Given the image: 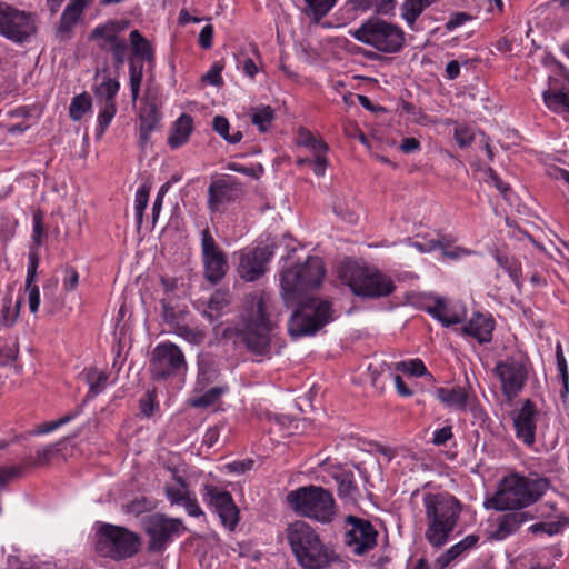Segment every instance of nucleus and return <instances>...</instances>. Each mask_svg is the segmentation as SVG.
I'll return each mask as SVG.
<instances>
[{"label": "nucleus", "mask_w": 569, "mask_h": 569, "mask_svg": "<svg viewBox=\"0 0 569 569\" xmlns=\"http://www.w3.org/2000/svg\"><path fill=\"white\" fill-rule=\"evenodd\" d=\"M516 438L526 447L532 448L536 443V432L541 412L531 399L522 401L521 407L510 413Z\"/></svg>", "instance_id": "f3484780"}, {"label": "nucleus", "mask_w": 569, "mask_h": 569, "mask_svg": "<svg viewBox=\"0 0 569 569\" xmlns=\"http://www.w3.org/2000/svg\"><path fill=\"white\" fill-rule=\"evenodd\" d=\"M39 266L38 248L31 249L28 256V269L26 282H34Z\"/></svg>", "instance_id": "e2e57ef3"}, {"label": "nucleus", "mask_w": 569, "mask_h": 569, "mask_svg": "<svg viewBox=\"0 0 569 569\" xmlns=\"http://www.w3.org/2000/svg\"><path fill=\"white\" fill-rule=\"evenodd\" d=\"M281 310L272 295L264 290L246 296L243 327L238 338L246 349L258 357H271V342L279 328Z\"/></svg>", "instance_id": "f257e3e1"}, {"label": "nucleus", "mask_w": 569, "mask_h": 569, "mask_svg": "<svg viewBox=\"0 0 569 569\" xmlns=\"http://www.w3.org/2000/svg\"><path fill=\"white\" fill-rule=\"evenodd\" d=\"M119 89L120 83L118 80L106 77L100 84L94 87L93 92L99 99V103L116 102L114 99Z\"/></svg>", "instance_id": "f704fd0d"}, {"label": "nucleus", "mask_w": 569, "mask_h": 569, "mask_svg": "<svg viewBox=\"0 0 569 569\" xmlns=\"http://www.w3.org/2000/svg\"><path fill=\"white\" fill-rule=\"evenodd\" d=\"M315 16L325 17L336 4V0H305Z\"/></svg>", "instance_id": "bf43d9fd"}, {"label": "nucleus", "mask_w": 569, "mask_h": 569, "mask_svg": "<svg viewBox=\"0 0 569 569\" xmlns=\"http://www.w3.org/2000/svg\"><path fill=\"white\" fill-rule=\"evenodd\" d=\"M54 447L47 446L42 449L36 451L33 457L24 459L27 461L28 467H39L48 463L53 455Z\"/></svg>", "instance_id": "6e6d98bb"}, {"label": "nucleus", "mask_w": 569, "mask_h": 569, "mask_svg": "<svg viewBox=\"0 0 569 569\" xmlns=\"http://www.w3.org/2000/svg\"><path fill=\"white\" fill-rule=\"evenodd\" d=\"M192 118L189 114L182 113L173 123L170 136L168 137V144L172 149L183 146L192 132Z\"/></svg>", "instance_id": "c756f323"}, {"label": "nucleus", "mask_w": 569, "mask_h": 569, "mask_svg": "<svg viewBox=\"0 0 569 569\" xmlns=\"http://www.w3.org/2000/svg\"><path fill=\"white\" fill-rule=\"evenodd\" d=\"M28 468L29 467H28L26 460H23L22 463L17 465V466L1 468L0 469V487H2V489H3L8 482L23 477Z\"/></svg>", "instance_id": "de8ad7c7"}, {"label": "nucleus", "mask_w": 569, "mask_h": 569, "mask_svg": "<svg viewBox=\"0 0 569 569\" xmlns=\"http://www.w3.org/2000/svg\"><path fill=\"white\" fill-rule=\"evenodd\" d=\"M224 392L226 388L222 387L210 388L204 393L193 397L190 400V406L193 408H208L214 405Z\"/></svg>", "instance_id": "58836bf2"}, {"label": "nucleus", "mask_w": 569, "mask_h": 569, "mask_svg": "<svg viewBox=\"0 0 569 569\" xmlns=\"http://www.w3.org/2000/svg\"><path fill=\"white\" fill-rule=\"evenodd\" d=\"M290 548L303 569H323L335 559V551L323 543L318 532L306 521L297 520L286 530Z\"/></svg>", "instance_id": "20e7f679"}, {"label": "nucleus", "mask_w": 569, "mask_h": 569, "mask_svg": "<svg viewBox=\"0 0 569 569\" xmlns=\"http://www.w3.org/2000/svg\"><path fill=\"white\" fill-rule=\"evenodd\" d=\"M287 502L297 515L320 523H330L336 517L333 496L320 486L299 487L287 495Z\"/></svg>", "instance_id": "0eeeda50"}, {"label": "nucleus", "mask_w": 569, "mask_h": 569, "mask_svg": "<svg viewBox=\"0 0 569 569\" xmlns=\"http://www.w3.org/2000/svg\"><path fill=\"white\" fill-rule=\"evenodd\" d=\"M117 112L116 102H102L100 103V110L98 113V134H103L106 129L111 123Z\"/></svg>", "instance_id": "a19ab883"}, {"label": "nucleus", "mask_w": 569, "mask_h": 569, "mask_svg": "<svg viewBox=\"0 0 569 569\" xmlns=\"http://www.w3.org/2000/svg\"><path fill=\"white\" fill-rule=\"evenodd\" d=\"M88 4L89 0H71L61 14L58 32L61 34L70 33L77 22L81 19Z\"/></svg>", "instance_id": "cd10ccee"}, {"label": "nucleus", "mask_w": 569, "mask_h": 569, "mask_svg": "<svg viewBox=\"0 0 569 569\" xmlns=\"http://www.w3.org/2000/svg\"><path fill=\"white\" fill-rule=\"evenodd\" d=\"M79 282V273L73 267L64 269L63 288L66 291H72L77 288Z\"/></svg>", "instance_id": "69168bd1"}, {"label": "nucleus", "mask_w": 569, "mask_h": 569, "mask_svg": "<svg viewBox=\"0 0 569 569\" xmlns=\"http://www.w3.org/2000/svg\"><path fill=\"white\" fill-rule=\"evenodd\" d=\"M34 16L0 2V34L16 43L28 42L36 34Z\"/></svg>", "instance_id": "ddd939ff"}, {"label": "nucleus", "mask_w": 569, "mask_h": 569, "mask_svg": "<svg viewBox=\"0 0 569 569\" xmlns=\"http://www.w3.org/2000/svg\"><path fill=\"white\" fill-rule=\"evenodd\" d=\"M92 107V100L89 93L83 92L80 94L74 96L71 99L70 106H69V117L73 121H79L82 119L84 113L89 111Z\"/></svg>", "instance_id": "c9c22d12"}, {"label": "nucleus", "mask_w": 569, "mask_h": 569, "mask_svg": "<svg viewBox=\"0 0 569 569\" xmlns=\"http://www.w3.org/2000/svg\"><path fill=\"white\" fill-rule=\"evenodd\" d=\"M329 473L337 483L339 498L343 501H355L359 493L355 473L341 466H332Z\"/></svg>", "instance_id": "b1692460"}, {"label": "nucleus", "mask_w": 569, "mask_h": 569, "mask_svg": "<svg viewBox=\"0 0 569 569\" xmlns=\"http://www.w3.org/2000/svg\"><path fill=\"white\" fill-rule=\"evenodd\" d=\"M140 143L149 141L151 133L160 127V113L154 101H144L140 107Z\"/></svg>", "instance_id": "a878e982"}, {"label": "nucleus", "mask_w": 569, "mask_h": 569, "mask_svg": "<svg viewBox=\"0 0 569 569\" xmlns=\"http://www.w3.org/2000/svg\"><path fill=\"white\" fill-rule=\"evenodd\" d=\"M138 535L124 527L98 522L94 533V550L98 555L111 559L130 558L139 551Z\"/></svg>", "instance_id": "1a4fd4ad"}, {"label": "nucleus", "mask_w": 569, "mask_h": 569, "mask_svg": "<svg viewBox=\"0 0 569 569\" xmlns=\"http://www.w3.org/2000/svg\"><path fill=\"white\" fill-rule=\"evenodd\" d=\"M176 333L183 338L186 341L192 343V345H199L202 340V335L197 328H191L189 326H178L176 328Z\"/></svg>", "instance_id": "13d9d810"}, {"label": "nucleus", "mask_w": 569, "mask_h": 569, "mask_svg": "<svg viewBox=\"0 0 569 569\" xmlns=\"http://www.w3.org/2000/svg\"><path fill=\"white\" fill-rule=\"evenodd\" d=\"M452 437H453L452 427L451 426H445V427H442L440 429H437L433 432L432 443L435 446H443Z\"/></svg>", "instance_id": "774afa93"}, {"label": "nucleus", "mask_w": 569, "mask_h": 569, "mask_svg": "<svg viewBox=\"0 0 569 569\" xmlns=\"http://www.w3.org/2000/svg\"><path fill=\"white\" fill-rule=\"evenodd\" d=\"M543 102L553 112L569 113V88L558 83V80L549 81V88L542 93Z\"/></svg>", "instance_id": "bb28decb"}, {"label": "nucleus", "mask_w": 569, "mask_h": 569, "mask_svg": "<svg viewBox=\"0 0 569 569\" xmlns=\"http://www.w3.org/2000/svg\"><path fill=\"white\" fill-rule=\"evenodd\" d=\"M80 412H81V407H78L77 409H74L71 412H68L67 415L59 418L58 420L44 422L38 427L36 433L43 435V433L52 432L53 430L58 429L59 427L72 421L77 416L80 415Z\"/></svg>", "instance_id": "09e8293b"}, {"label": "nucleus", "mask_w": 569, "mask_h": 569, "mask_svg": "<svg viewBox=\"0 0 569 569\" xmlns=\"http://www.w3.org/2000/svg\"><path fill=\"white\" fill-rule=\"evenodd\" d=\"M188 365L182 350L172 342H161L151 352L149 370L154 380L184 376Z\"/></svg>", "instance_id": "9b49d317"}, {"label": "nucleus", "mask_w": 569, "mask_h": 569, "mask_svg": "<svg viewBox=\"0 0 569 569\" xmlns=\"http://www.w3.org/2000/svg\"><path fill=\"white\" fill-rule=\"evenodd\" d=\"M326 274L321 258L309 256L303 263L286 268L280 274L281 296L287 307L298 302L309 290L318 288Z\"/></svg>", "instance_id": "423d86ee"}, {"label": "nucleus", "mask_w": 569, "mask_h": 569, "mask_svg": "<svg viewBox=\"0 0 569 569\" xmlns=\"http://www.w3.org/2000/svg\"><path fill=\"white\" fill-rule=\"evenodd\" d=\"M18 347L16 343L0 347V366H8L16 360Z\"/></svg>", "instance_id": "0e129e2a"}, {"label": "nucleus", "mask_w": 569, "mask_h": 569, "mask_svg": "<svg viewBox=\"0 0 569 569\" xmlns=\"http://www.w3.org/2000/svg\"><path fill=\"white\" fill-rule=\"evenodd\" d=\"M425 9L426 8L420 0H406L402 4L401 17L406 20L408 26L412 28L417 18Z\"/></svg>", "instance_id": "49530a36"}, {"label": "nucleus", "mask_w": 569, "mask_h": 569, "mask_svg": "<svg viewBox=\"0 0 569 569\" xmlns=\"http://www.w3.org/2000/svg\"><path fill=\"white\" fill-rule=\"evenodd\" d=\"M238 68H241L243 73L250 78H254L258 72V67L253 58L248 54L240 52L236 56Z\"/></svg>", "instance_id": "4d7b16f0"}, {"label": "nucleus", "mask_w": 569, "mask_h": 569, "mask_svg": "<svg viewBox=\"0 0 569 569\" xmlns=\"http://www.w3.org/2000/svg\"><path fill=\"white\" fill-rule=\"evenodd\" d=\"M240 194L238 184L228 179H218L208 188V208L211 212H223Z\"/></svg>", "instance_id": "aec40b11"}, {"label": "nucleus", "mask_w": 569, "mask_h": 569, "mask_svg": "<svg viewBox=\"0 0 569 569\" xmlns=\"http://www.w3.org/2000/svg\"><path fill=\"white\" fill-rule=\"evenodd\" d=\"M568 525V519L566 517H561L557 521L533 523L529 527V531L531 533L543 532L547 533L548 536H555L561 532L563 528Z\"/></svg>", "instance_id": "ea45409f"}, {"label": "nucleus", "mask_w": 569, "mask_h": 569, "mask_svg": "<svg viewBox=\"0 0 569 569\" xmlns=\"http://www.w3.org/2000/svg\"><path fill=\"white\" fill-rule=\"evenodd\" d=\"M213 130L222 137L229 143H238L242 139V132L240 130L234 131L233 133H229L230 123L227 118L222 116H216L212 120Z\"/></svg>", "instance_id": "e433bc0d"}, {"label": "nucleus", "mask_w": 569, "mask_h": 569, "mask_svg": "<svg viewBox=\"0 0 569 569\" xmlns=\"http://www.w3.org/2000/svg\"><path fill=\"white\" fill-rule=\"evenodd\" d=\"M180 506H182L191 517L198 518L204 515L197 498L192 493H190V496Z\"/></svg>", "instance_id": "338daca9"}, {"label": "nucleus", "mask_w": 569, "mask_h": 569, "mask_svg": "<svg viewBox=\"0 0 569 569\" xmlns=\"http://www.w3.org/2000/svg\"><path fill=\"white\" fill-rule=\"evenodd\" d=\"M435 397L449 410L466 411L469 393L460 386L438 387L435 389Z\"/></svg>", "instance_id": "393cba45"}, {"label": "nucleus", "mask_w": 569, "mask_h": 569, "mask_svg": "<svg viewBox=\"0 0 569 569\" xmlns=\"http://www.w3.org/2000/svg\"><path fill=\"white\" fill-rule=\"evenodd\" d=\"M453 138L460 148H466L472 143L475 136L472 129L468 124L456 123Z\"/></svg>", "instance_id": "603ef678"}, {"label": "nucleus", "mask_w": 569, "mask_h": 569, "mask_svg": "<svg viewBox=\"0 0 569 569\" xmlns=\"http://www.w3.org/2000/svg\"><path fill=\"white\" fill-rule=\"evenodd\" d=\"M86 380L89 385V390L93 395L101 393L106 388L108 375L96 368H91L86 373Z\"/></svg>", "instance_id": "c03bdc74"}, {"label": "nucleus", "mask_w": 569, "mask_h": 569, "mask_svg": "<svg viewBox=\"0 0 569 569\" xmlns=\"http://www.w3.org/2000/svg\"><path fill=\"white\" fill-rule=\"evenodd\" d=\"M435 242H438V249L441 250L443 257L449 258L451 260L460 258L462 254H467L468 251L460 247L452 248V239L449 236H442L439 239H435Z\"/></svg>", "instance_id": "3c124183"}, {"label": "nucleus", "mask_w": 569, "mask_h": 569, "mask_svg": "<svg viewBox=\"0 0 569 569\" xmlns=\"http://www.w3.org/2000/svg\"><path fill=\"white\" fill-rule=\"evenodd\" d=\"M202 500L207 507L221 520L229 530H234L239 523V508L234 503L231 493L217 486L206 483L202 487Z\"/></svg>", "instance_id": "2eb2a0df"}, {"label": "nucleus", "mask_w": 569, "mask_h": 569, "mask_svg": "<svg viewBox=\"0 0 569 569\" xmlns=\"http://www.w3.org/2000/svg\"><path fill=\"white\" fill-rule=\"evenodd\" d=\"M426 513V540L433 548L445 546L462 511L461 502L448 492H426L422 497Z\"/></svg>", "instance_id": "f03ea898"}, {"label": "nucleus", "mask_w": 569, "mask_h": 569, "mask_svg": "<svg viewBox=\"0 0 569 569\" xmlns=\"http://www.w3.org/2000/svg\"><path fill=\"white\" fill-rule=\"evenodd\" d=\"M529 359L521 353L508 356L496 363L493 373L500 380L501 391L509 400L522 391L529 378Z\"/></svg>", "instance_id": "f8f14e48"}, {"label": "nucleus", "mask_w": 569, "mask_h": 569, "mask_svg": "<svg viewBox=\"0 0 569 569\" xmlns=\"http://www.w3.org/2000/svg\"><path fill=\"white\" fill-rule=\"evenodd\" d=\"M350 34L359 42L375 48L382 53H397L405 46L403 30L392 22L378 17H370Z\"/></svg>", "instance_id": "6e6552de"}, {"label": "nucleus", "mask_w": 569, "mask_h": 569, "mask_svg": "<svg viewBox=\"0 0 569 569\" xmlns=\"http://www.w3.org/2000/svg\"><path fill=\"white\" fill-rule=\"evenodd\" d=\"M146 532L150 537L149 549L161 551L176 536L184 530L182 521L178 518H168L162 513L150 516L144 522Z\"/></svg>", "instance_id": "dca6fc26"}, {"label": "nucleus", "mask_w": 569, "mask_h": 569, "mask_svg": "<svg viewBox=\"0 0 569 569\" xmlns=\"http://www.w3.org/2000/svg\"><path fill=\"white\" fill-rule=\"evenodd\" d=\"M359 10H375L377 13L388 14L395 9L396 0H353Z\"/></svg>", "instance_id": "4c0bfd02"}, {"label": "nucleus", "mask_w": 569, "mask_h": 569, "mask_svg": "<svg viewBox=\"0 0 569 569\" xmlns=\"http://www.w3.org/2000/svg\"><path fill=\"white\" fill-rule=\"evenodd\" d=\"M129 41L133 56L141 58L146 61L153 60V51L150 47L149 41L139 32V30H132L129 34Z\"/></svg>", "instance_id": "473e14b6"}, {"label": "nucleus", "mask_w": 569, "mask_h": 569, "mask_svg": "<svg viewBox=\"0 0 569 569\" xmlns=\"http://www.w3.org/2000/svg\"><path fill=\"white\" fill-rule=\"evenodd\" d=\"M505 513L497 518V528L490 533V538L502 541L515 535L526 522L532 520L535 516L522 509H507Z\"/></svg>", "instance_id": "412c9836"}, {"label": "nucleus", "mask_w": 569, "mask_h": 569, "mask_svg": "<svg viewBox=\"0 0 569 569\" xmlns=\"http://www.w3.org/2000/svg\"><path fill=\"white\" fill-rule=\"evenodd\" d=\"M396 370L409 373L413 377L432 376L428 372V369L421 359H412L409 361H400L396 363Z\"/></svg>", "instance_id": "79ce46f5"}, {"label": "nucleus", "mask_w": 569, "mask_h": 569, "mask_svg": "<svg viewBox=\"0 0 569 569\" xmlns=\"http://www.w3.org/2000/svg\"><path fill=\"white\" fill-rule=\"evenodd\" d=\"M550 487V480L546 477L531 478L513 472L501 480L498 490L485 507L495 510H525L540 500Z\"/></svg>", "instance_id": "7ed1b4c3"}, {"label": "nucleus", "mask_w": 569, "mask_h": 569, "mask_svg": "<svg viewBox=\"0 0 569 569\" xmlns=\"http://www.w3.org/2000/svg\"><path fill=\"white\" fill-rule=\"evenodd\" d=\"M339 278L353 295L377 299L387 297L396 290L393 280L376 268L360 266L353 260H346L339 268Z\"/></svg>", "instance_id": "39448f33"}, {"label": "nucleus", "mask_w": 569, "mask_h": 569, "mask_svg": "<svg viewBox=\"0 0 569 569\" xmlns=\"http://www.w3.org/2000/svg\"><path fill=\"white\" fill-rule=\"evenodd\" d=\"M479 541L478 535H468L462 540L457 542L456 545L451 546L449 548V553L453 555V557L457 559L459 556L465 553L466 551L475 548Z\"/></svg>", "instance_id": "864d4df0"}, {"label": "nucleus", "mask_w": 569, "mask_h": 569, "mask_svg": "<svg viewBox=\"0 0 569 569\" xmlns=\"http://www.w3.org/2000/svg\"><path fill=\"white\" fill-rule=\"evenodd\" d=\"M129 76H130V91L132 100L136 101L139 96L142 77H143V64H137L133 59L129 61Z\"/></svg>", "instance_id": "a18cd8bd"}, {"label": "nucleus", "mask_w": 569, "mask_h": 569, "mask_svg": "<svg viewBox=\"0 0 569 569\" xmlns=\"http://www.w3.org/2000/svg\"><path fill=\"white\" fill-rule=\"evenodd\" d=\"M493 258L499 267H501L508 273L517 288L520 289L522 286V270L521 263L518 261V259L499 250L495 252Z\"/></svg>", "instance_id": "7c9ffc66"}, {"label": "nucleus", "mask_w": 569, "mask_h": 569, "mask_svg": "<svg viewBox=\"0 0 569 569\" xmlns=\"http://www.w3.org/2000/svg\"><path fill=\"white\" fill-rule=\"evenodd\" d=\"M173 479L177 481L178 487L176 486H166L164 492L166 497L170 501L171 505H181L189 496L190 491L188 489V483L184 478L178 476L177 471L173 469Z\"/></svg>", "instance_id": "2f4dec72"}, {"label": "nucleus", "mask_w": 569, "mask_h": 569, "mask_svg": "<svg viewBox=\"0 0 569 569\" xmlns=\"http://www.w3.org/2000/svg\"><path fill=\"white\" fill-rule=\"evenodd\" d=\"M32 223V241L34 247L39 248L42 244V238L44 236L43 213L41 210L33 212Z\"/></svg>", "instance_id": "5fc2aeb1"}, {"label": "nucleus", "mask_w": 569, "mask_h": 569, "mask_svg": "<svg viewBox=\"0 0 569 569\" xmlns=\"http://www.w3.org/2000/svg\"><path fill=\"white\" fill-rule=\"evenodd\" d=\"M331 320V302L320 298H309L292 312L288 321V333L292 339L313 336Z\"/></svg>", "instance_id": "9d476101"}, {"label": "nucleus", "mask_w": 569, "mask_h": 569, "mask_svg": "<svg viewBox=\"0 0 569 569\" xmlns=\"http://www.w3.org/2000/svg\"><path fill=\"white\" fill-rule=\"evenodd\" d=\"M26 291L28 293L29 309L31 313H36L40 305L39 288L34 282H26Z\"/></svg>", "instance_id": "052dcab7"}, {"label": "nucleus", "mask_w": 569, "mask_h": 569, "mask_svg": "<svg viewBox=\"0 0 569 569\" xmlns=\"http://www.w3.org/2000/svg\"><path fill=\"white\" fill-rule=\"evenodd\" d=\"M493 329L495 320L491 316L476 312L461 328V331L463 335L476 339L480 345H485L492 340Z\"/></svg>", "instance_id": "5701e85b"}, {"label": "nucleus", "mask_w": 569, "mask_h": 569, "mask_svg": "<svg viewBox=\"0 0 569 569\" xmlns=\"http://www.w3.org/2000/svg\"><path fill=\"white\" fill-rule=\"evenodd\" d=\"M222 70H223V64L220 61H216L211 66L209 71L202 77V80L207 81L213 86H220L223 82L222 77H221Z\"/></svg>", "instance_id": "680f3d73"}, {"label": "nucleus", "mask_w": 569, "mask_h": 569, "mask_svg": "<svg viewBox=\"0 0 569 569\" xmlns=\"http://www.w3.org/2000/svg\"><path fill=\"white\" fill-rule=\"evenodd\" d=\"M201 253L206 279L216 284L228 269L227 257L207 228L201 232Z\"/></svg>", "instance_id": "a211bd4d"}, {"label": "nucleus", "mask_w": 569, "mask_h": 569, "mask_svg": "<svg viewBox=\"0 0 569 569\" xmlns=\"http://www.w3.org/2000/svg\"><path fill=\"white\" fill-rule=\"evenodd\" d=\"M104 51L111 52L112 60H113V67L117 71H119L123 67V64L126 62V58H127V52H128L127 39L123 38L119 42H117L112 46H109Z\"/></svg>", "instance_id": "8fccbe9b"}, {"label": "nucleus", "mask_w": 569, "mask_h": 569, "mask_svg": "<svg viewBox=\"0 0 569 569\" xmlns=\"http://www.w3.org/2000/svg\"><path fill=\"white\" fill-rule=\"evenodd\" d=\"M151 187L147 183H143L140 186L136 192L134 197V211H136V219L137 223L140 226L143 220V213L148 206L149 201V194H150Z\"/></svg>", "instance_id": "37998d69"}, {"label": "nucleus", "mask_w": 569, "mask_h": 569, "mask_svg": "<svg viewBox=\"0 0 569 569\" xmlns=\"http://www.w3.org/2000/svg\"><path fill=\"white\" fill-rule=\"evenodd\" d=\"M423 309L436 320L441 322L443 327H450L462 321L459 313L450 311L446 299L442 297H435L433 305H428Z\"/></svg>", "instance_id": "c85d7f7f"}, {"label": "nucleus", "mask_w": 569, "mask_h": 569, "mask_svg": "<svg viewBox=\"0 0 569 569\" xmlns=\"http://www.w3.org/2000/svg\"><path fill=\"white\" fill-rule=\"evenodd\" d=\"M272 256L273 252L268 246L242 250L238 266L240 277L246 281L258 280L264 274Z\"/></svg>", "instance_id": "6ab92c4d"}, {"label": "nucleus", "mask_w": 569, "mask_h": 569, "mask_svg": "<svg viewBox=\"0 0 569 569\" xmlns=\"http://www.w3.org/2000/svg\"><path fill=\"white\" fill-rule=\"evenodd\" d=\"M251 122L260 132H267L274 120V110L270 106H260L251 109Z\"/></svg>", "instance_id": "72a5a7b5"}, {"label": "nucleus", "mask_w": 569, "mask_h": 569, "mask_svg": "<svg viewBox=\"0 0 569 569\" xmlns=\"http://www.w3.org/2000/svg\"><path fill=\"white\" fill-rule=\"evenodd\" d=\"M129 27L127 20H108L104 23L98 24L90 32L89 39L99 41L98 46L101 50H106L124 37L121 36Z\"/></svg>", "instance_id": "4be33fe9"}, {"label": "nucleus", "mask_w": 569, "mask_h": 569, "mask_svg": "<svg viewBox=\"0 0 569 569\" xmlns=\"http://www.w3.org/2000/svg\"><path fill=\"white\" fill-rule=\"evenodd\" d=\"M378 531L363 518L349 515L345 518V545L357 556L372 550L377 546Z\"/></svg>", "instance_id": "4468645a"}]
</instances>
